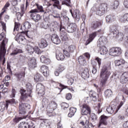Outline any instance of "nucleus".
<instances>
[{
	"instance_id": "nucleus-1",
	"label": "nucleus",
	"mask_w": 128,
	"mask_h": 128,
	"mask_svg": "<svg viewBox=\"0 0 128 128\" xmlns=\"http://www.w3.org/2000/svg\"><path fill=\"white\" fill-rule=\"evenodd\" d=\"M2 40V42L1 43L0 50V63L4 66L6 64V57H4L6 56V44L8 42V40L6 38V34L4 32L0 34V42Z\"/></svg>"
},
{
	"instance_id": "nucleus-2",
	"label": "nucleus",
	"mask_w": 128,
	"mask_h": 128,
	"mask_svg": "<svg viewBox=\"0 0 128 128\" xmlns=\"http://www.w3.org/2000/svg\"><path fill=\"white\" fill-rule=\"evenodd\" d=\"M110 70H112L110 64L104 65L100 70V78H102L101 84L102 86H104L106 84V82H108V80L111 74Z\"/></svg>"
},
{
	"instance_id": "nucleus-3",
	"label": "nucleus",
	"mask_w": 128,
	"mask_h": 128,
	"mask_svg": "<svg viewBox=\"0 0 128 128\" xmlns=\"http://www.w3.org/2000/svg\"><path fill=\"white\" fill-rule=\"evenodd\" d=\"M26 88L27 90V92L26 90H24V89L21 90V102H26L28 96H30V98H32V84L30 82L27 83V84H26Z\"/></svg>"
},
{
	"instance_id": "nucleus-4",
	"label": "nucleus",
	"mask_w": 128,
	"mask_h": 128,
	"mask_svg": "<svg viewBox=\"0 0 128 128\" xmlns=\"http://www.w3.org/2000/svg\"><path fill=\"white\" fill-rule=\"evenodd\" d=\"M110 32L112 34L113 38H116V40L120 42L124 40V34L119 32L118 30V26L114 25L110 28Z\"/></svg>"
},
{
	"instance_id": "nucleus-5",
	"label": "nucleus",
	"mask_w": 128,
	"mask_h": 128,
	"mask_svg": "<svg viewBox=\"0 0 128 128\" xmlns=\"http://www.w3.org/2000/svg\"><path fill=\"white\" fill-rule=\"evenodd\" d=\"M90 54L88 52H85L78 58V64L82 66H86V60H90Z\"/></svg>"
},
{
	"instance_id": "nucleus-6",
	"label": "nucleus",
	"mask_w": 128,
	"mask_h": 128,
	"mask_svg": "<svg viewBox=\"0 0 128 128\" xmlns=\"http://www.w3.org/2000/svg\"><path fill=\"white\" fill-rule=\"evenodd\" d=\"M124 104V102L122 101L119 104L118 106H116V105H114V104H112L111 106H110L107 108H106V112H108V114H116L118 112V110L122 106V105Z\"/></svg>"
},
{
	"instance_id": "nucleus-7",
	"label": "nucleus",
	"mask_w": 128,
	"mask_h": 128,
	"mask_svg": "<svg viewBox=\"0 0 128 128\" xmlns=\"http://www.w3.org/2000/svg\"><path fill=\"white\" fill-rule=\"evenodd\" d=\"M30 18L32 20H34V22H40V20H42V16L40 14H36V12H38V11L36 9H34L32 10L30 12Z\"/></svg>"
},
{
	"instance_id": "nucleus-8",
	"label": "nucleus",
	"mask_w": 128,
	"mask_h": 128,
	"mask_svg": "<svg viewBox=\"0 0 128 128\" xmlns=\"http://www.w3.org/2000/svg\"><path fill=\"white\" fill-rule=\"evenodd\" d=\"M106 10H108V4L106 3L100 4L96 10V14L100 16H104L106 12Z\"/></svg>"
},
{
	"instance_id": "nucleus-9",
	"label": "nucleus",
	"mask_w": 128,
	"mask_h": 128,
	"mask_svg": "<svg viewBox=\"0 0 128 128\" xmlns=\"http://www.w3.org/2000/svg\"><path fill=\"white\" fill-rule=\"evenodd\" d=\"M122 48L120 47H113L109 50L110 56H118L122 54Z\"/></svg>"
},
{
	"instance_id": "nucleus-10",
	"label": "nucleus",
	"mask_w": 128,
	"mask_h": 128,
	"mask_svg": "<svg viewBox=\"0 0 128 128\" xmlns=\"http://www.w3.org/2000/svg\"><path fill=\"white\" fill-rule=\"evenodd\" d=\"M30 104L26 103H22L20 102L19 104V110H18V113L19 114H20L21 116H24L26 114V108H29Z\"/></svg>"
},
{
	"instance_id": "nucleus-11",
	"label": "nucleus",
	"mask_w": 128,
	"mask_h": 128,
	"mask_svg": "<svg viewBox=\"0 0 128 128\" xmlns=\"http://www.w3.org/2000/svg\"><path fill=\"white\" fill-rule=\"evenodd\" d=\"M14 76L16 78V80L18 82L23 80L24 78H26V68H23L22 69L21 71L16 72L14 74Z\"/></svg>"
},
{
	"instance_id": "nucleus-12",
	"label": "nucleus",
	"mask_w": 128,
	"mask_h": 128,
	"mask_svg": "<svg viewBox=\"0 0 128 128\" xmlns=\"http://www.w3.org/2000/svg\"><path fill=\"white\" fill-rule=\"evenodd\" d=\"M102 26V20H94L90 24V28L92 30H96Z\"/></svg>"
},
{
	"instance_id": "nucleus-13",
	"label": "nucleus",
	"mask_w": 128,
	"mask_h": 128,
	"mask_svg": "<svg viewBox=\"0 0 128 128\" xmlns=\"http://www.w3.org/2000/svg\"><path fill=\"white\" fill-rule=\"evenodd\" d=\"M92 114L90 107L86 104H83L82 108L81 114L82 116H87V114Z\"/></svg>"
},
{
	"instance_id": "nucleus-14",
	"label": "nucleus",
	"mask_w": 128,
	"mask_h": 128,
	"mask_svg": "<svg viewBox=\"0 0 128 128\" xmlns=\"http://www.w3.org/2000/svg\"><path fill=\"white\" fill-rule=\"evenodd\" d=\"M58 108V104L54 100L51 101L47 106L46 110L54 112Z\"/></svg>"
},
{
	"instance_id": "nucleus-15",
	"label": "nucleus",
	"mask_w": 128,
	"mask_h": 128,
	"mask_svg": "<svg viewBox=\"0 0 128 128\" xmlns=\"http://www.w3.org/2000/svg\"><path fill=\"white\" fill-rule=\"evenodd\" d=\"M107 44L108 38L104 36L100 37L97 42V46L99 47L105 46Z\"/></svg>"
},
{
	"instance_id": "nucleus-16",
	"label": "nucleus",
	"mask_w": 128,
	"mask_h": 128,
	"mask_svg": "<svg viewBox=\"0 0 128 128\" xmlns=\"http://www.w3.org/2000/svg\"><path fill=\"white\" fill-rule=\"evenodd\" d=\"M100 118L99 124L98 125V128H100L102 126H108V116L102 115Z\"/></svg>"
},
{
	"instance_id": "nucleus-17",
	"label": "nucleus",
	"mask_w": 128,
	"mask_h": 128,
	"mask_svg": "<svg viewBox=\"0 0 128 128\" xmlns=\"http://www.w3.org/2000/svg\"><path fill=\"white\" fill-rule=\"evenodd\" d=\"M68 32H74L76 30V23H70L66 28Z\"/></svg>"
},
{
	"instance_id": "nucleus-18",
	"label": "nucleus",
	"mask_w": 128,
	"mask_h": 128,
	"mask_svg": "<svg viewBox=\"0 0 128 128\" xmlns=\"http://www.w3.org/2000/svg\"><path fill=\"white\" fill-rule=\"evenodd\" d=\"M10 2H7L4 8H2V12L0 14V20L2 21V18L4 16V14L8 12V8H10Z\"/></svg>"
},
{
	"instance_id": "nucleus-19",
	"label": "nucleus",
	"mask_w": 128,
	"mask_h": 128,
	"mask_svg": "<svg viewBox=\"0 0 128 128\" xmlns=\"http://www.w3.org/2000/svg\"><path fill=\"white\" fill-rule=\"evenodd\" d=\"M70 12L74 18H76L77 20H80V10H76L73 13L72 10H70Z\"/></svg>"
},
{
	"instance_id": "nucleus-20",
	"label": "nucleus",
	"mask_w": 128,
	"mask_h": 128,
	"mask_svg": "<svg viewBox=\"0 0 128 128\" xmlns=\"http://www.w3.org/2000/svg\"><path fill=\"white\" fill-rule=\"evenodd\" d=\"M51 40L55 44H60V39L56 34H52L51 36Z\"/></svg>"
},
{
	"instance_id": "nucleus-21",
	"label": "nucleus",
	"mask_w": 128,
	"mask_h": 128,
	"mask_svg": "<svg viewBox=\"0 0 128 128\" xmlns=\"http://www.w3.org/2000/svg\"><path fill=\"white\" fill-rule=\"evenodd\" d=\"M128 82V72H125L122 74L120 78V82L121 84H126Z\"/></svg>"
},
{
	"instance_id": "nucleus-22",
	"label": "nucleus",
	"mask_w": 128,
	"mask_h": 128,
	"mask_svg": "<svg viewBox=\"0 0 128 128\" xmlns=\"http://www.w3.org/2000/svg\"><path fill=\"white\" fill-rule=\"evenodd\" d=\"M40 70L44 76H48L50 72H48V67L46 65H42L40 67Z\"/></svg>"
},
{
	"instance_id": "nucleus-23",
	"label": "nucleus",
	"mask_w": 128,
	"mask_h": 128,
	"mask_svg": "<svg viewBox=\"0 0 128 128\" xmlns=\"http://www.w3.org/2000/svg\"><path fill=\"white\" fill-rule=\"evenodd\" d=\"M96 36V32H94L93 33L91 34L89 36L88 38L86 40L85 46H88V44H90V43L92 42L94 40V38Z\"/></svg>"
},
{
	"instance_id": "nucleus-24",
	"label": "nucleus",
	"mask_w": 128,
	"mask_h": 128,
	"mask_svg": "<svg viewBox=\"0 0 128 128\" xmlns=\"http://www.w3.org/2000/svg\"><path fill=\"white\" fill-rule=\"evenodd\" d=\"M34 80L36 82H44V78L40 73H36L34 75Z\"/></svg>"
},
{
	"instance_id": "nucleus-25",
	"label": "nucleus",
	"mask_w": 128,
	"mask_h": 128,
	"mask_svg": "<svg viewBox=\"0 0 128 128\" xmlns=\"http://www.w3.org/2000/svg\"><path fill=\"white\" fill-rule=\"evenodd\" d=\"M81 76L84 80H86L90 78V73L88 72V68H85L83 70V72L81 74Z\"/></svg>"
},
{
	"instance_id": "nucleus-26",
	"label": "nucleus",
	"mask_w": 128,
	"mask_h": 128,
	"mask_svg": "<svg viewBox=\"0 0 128 128\" xmlns=\"http://www.w3.org/2000/svg\"><path fill=\"white\" fill-rule=\"evenodd\" d=\"M38 44L40 48H44L48 46V42L44 39H41L38 42Z\"/></svg>"
},
{
	"instance_id": "nucleus-27",
	"label": "nucleus",
	"mask_w": 128,
	"mask_h": 128,
	"mask_svg": "<svg viewBox=\"0 0 128 128\" xmlns=\"http://www.w3.org/2000/svg\"><path fill=\"white\" fill-rule=\"evenodd\" d=\"M50 84H53V86L54 84H59V86L60 88H59V90H60V92H62V91L63 90H65V88H68V86H64L60 83L56 82L52 80H50Z\"/></svg>"
},
{
	"instance_id": "nucleus-28",
	"label": "nucleus",
	"mask_w": 128,
	"mask_h": 128,
	"mask_svg": "<svg viewBox=\"0 0 128 128\" xmlns=\"http://www.w3.org/2000/svg\"><path fill=\"white\" fill-rule=\"evenodd\" d=\"M118 20L120 22L124 23L128 22V13L124 14L122 16H120Z\"/></svg>"
},
{
	"instance_id": "nucleus-29",
	"label": "nucleus",
	"mask_w": 128,
	"mask_h": 128,
	"mask_svg": "<svg viewBox=\"0 0 128 128\" xmlns=\"http://www.w3.org/2000/svg\"><path fill=\"white\" fill-rule=\"evenodd\" d=\"M32 28V24L28 22H26L24 24L23 29L24 30V32H28V30Z\"/></svg>"
},
{
	"instance_id": "nucleus-30",
	"label": "nucleus",
	"mask_w": 128,
	"mask_h": 128,
	"mask_svg": "<svg viewBox=\"0 0 128 128\" xmlns=\"http://www.w3.org/2000/svg\"><path fill=\"white\" fill-rule=\"evenodd\" d=\"M24 36L22 35H20L19 36H16L15 38V40L21 44H24Z\"/></svg>"
},
{
	"instance_id": "nucleus-31",
	"label": "nucleus",
	"mask_w": 128,
	"mask_h": 128,
	"mask_svg": "<svg viewBox=\"0 0 128 128\" xmlns=\"http://www.w3.org/2000/svg\"><path fill=\"white\" fill-rule=\"evenodd\" d=\"M106 22H114L116 20V16L112 14L108 15L106 18Z\"/></svg>"
},
{
	"instance_id": "nucleus-32",
	"label": "nucleus",
	"mask_w": 128,
	"mask_h": 128,
	"mask_svg": "<svg viewBox=\"0 0 128 128\" xmlns=\"http://www.w3.org/2000/svg\"><path fill=\"white\" fill-rule=\"evenodd\" d=\"M56 58L58 60H64L66 57L62 52H58L56 53Z\"/></svg>"
},
{
	"instance_id": "nucleus-33",
	"label": "nucleus",
	"mask_w": 128,
	"mask_h": 128,
	"mask_svg": "<svg viewBox=\"0 0 128 128\" xmlns=\"http://www.w3.org/2000/svg\"><path fill=\"white\" fill-rule=\"evenodd\" d=\"M28 66L30 68H36V60L31 59L28 62Z\"/></svg>"
},
{
	"instance_id": "nucleus-34",
	"label": "nucleus",
	"mask_w": 128,
	"mask_h": 128,
	"mask_svg": "<svg viewBox=\"0 0 128 128\" xmlns=\"http://www.w3.org/2000/svg\"><path fill=\"white\" fill-rule=\"evenodd\" d=\"M90 98H91L92 100L94 102L98 100V94L95 92H90L89 94Z\"/></svg>"
},
{
	"instance_id": "nucleus-35",
	"label": "nucleus",
	"mask_w": 128,
	"mask_h": 128,
	"mask_svg": "<svg viewBox=\"0 0 128 128\" xmlns=\"http://www.w3.org/2000/svg\"><path fill=\"white\" fill-rule=\"evenodd\" d=\"M76 112V108L71 107L70 108V112L68 114L69 118H72L74 116V114Z\"/></svg>"
},
{
	"instance_id": "nucleus-36",
	"label": "nucleus",
	"mask_w": 128,
	"mask_h": 128,
	"mask_svg": "<svg viewBox=\"0 0 128 128\" xmlns=\"http://www.w3.org/2000/svg\"><path fill=\"white\" fill-rule=\"evenodd\" d=\"M100 48V54L102 56H104L108 54V48L106 47V46H101Z\"/></svg>"
},
{
	"instance_id": "nucleus-37",
	"label": "nucleus",
	"mask_w": 128,
	"mask_h": 128,
	"mask_svg": "<svg viewBox=\"0 0 128 128\" xmlns=\"http://www.w3.org/2000/svg\"><path fill=\"white\" fill-rule=\"evenodd\" d=\"M51 2H54L53 6H56L58 10H62V6L60 5V0H51Z\"/></svg>"
},
{
	"instance_id": "nucleus-38",
	"label": "nucleus",
	"mask_w": 128,
	"mask_h": 128,
	"mask_svg": "<svg viewBox=\"0 0 128 128\" xmlns=\"http://www.w3.org/2000/svg\"><path fill=\"white\" fill-rule=\"evenodd\" d=\"M16 104V99L14 98L6 100V110H8L10 104Z\"/></svg>"
},
{
	"instance_id": "nucleus-39",
	"label": "nucleus",
	"mask_w": 128,
	"mask_h": 128,
	"mask_svg": "<svg viewBox=\"0 0 128 128\" xmlns=\"http://www.w3.org/2000/svg\"><path fill=\"white\" fill-rule=\"evenodd\" d=\"M20 12H18V14L20 15V16H24V14H26V8H24V4H22L20 6Z\"/></svg>"
},
{
	"instance_id": "nucleus-40",
	"label": "nucleus",
	"mask_w": 128,
	"mask_h": 128,
	"mask_svg": "<svg viewBox=\"0 0 128 128\" xmlns=\"http://www.w3.org/2000/svg\"><path fill=\"white\" fill-rule=\"evenodd\" d=\"M112 94V91L110 89H108L104 92L106 98H110Z\"/></svg>"
},
{
	"instance_id": "nucleus-41",
	"label": "nucleus",
	"mask_w": 128,
	"mask_h": 128,
	"mask_svg": "<svg viewBox=\"0 0 128 128\" xmlns=\"http://www.w3.org/2000/svg\"><path fill=\"white\" fill-rule=\"evenodd\" d=\"M126 61L122 59H120L119 60H116L115 66H122V64H124Z\"/></svg>"
},
{
	"instance_id": "nucleus-42",
	"label": "nucleus",
	"mask_w": 128,
	"mask_h": 128,
	"mask_svg": "<svg viewBox=\"0 0 128 128\" xmlns=\"http://www.w3.org/2000/svg\"><path fill=\"white\" fill-rule=\"evenodd\" d=\"M34 6H36L37 8V9L36 10H37L38 12H44V7H42V6L36 3L35 4H34Z\"/></svg>"
},
{
	"instance_id": "nucleus-43",
	"label": "nucleus",
	"mask_w": 128,
	"mask_h": 128,
	"mask_svg": "<svg viewBox=\"0 0 128 128\" xmlns=\"http://www.w3.org/2000/svg\"><path fill=\"white\" fill-rule=\"evenodd\" d=\"M27 128H34L36 126H34V122L32 120H30L28 122H26Z\"/></svg>"
},
{
	"instance_id": "nucleus-44",
	"label": "nucleus",
	"mask_w": 128,
	"mask_h": 128,
	"mask_svg": "<svg viewBox=\"0 0 128 128\" xmlns=\"http://www.w3.org/2000/svg\"><path fill=\"white\" fill-rule=\"evenodd\" d=\"M26 50L28 52V54H32L34 52V48H32V46L28 45L27 46Z\"/></svg>"
},
{
	"instance_id": "nucleus-45",
	"label": "nucleus",
	"mask_w": 128,
	"mask_h": 128,
	"mask_svg": "<svg viewBox=\"0 0 128 128\" xmlns=\"http://www.w3.org/2000/svg\"><path fill=\"white\" fill-rule=\"evenodd\" d=\"M50 104V101L46 98H44L42 101V108H46V106H48Z\"/></svg>"
},
{
	"instance_id": "nucleus-46",
	"label": "nucleus",
	"mask_w": 128,
	"mask_h": 128,
	"mask_svg": "<svg viewBox=\"0 0 128 128\" xmlns=\"http://www.w3.org/2000/svg\"><path fill=\"white\" fill-rule=\"evenodd\" d=\"M28 118V115L24 116L23 118L22 117H18V118H15L13 120L14 122L18 124L20 122V120H22L23 118Z\"/></svg>"
},
{
	"instance_id": "nucleus-47",
	"label": "nucleus",
	"mask_w": 128,
	"mask_h": 128,
	"mask_svg": "<svg viewBox=\"0 0 128 128\" xmlns=\"http://www.w3.org/2000/svg\"><path fill=\"white\" fill-rule=\"evenodd\" d=\"M22 50L20 49H16L14 50L11 54V56H16V54H22Z\"/></svg>"
},
{
	"instance_id": "nucleus-48",
	"label": "nucleus",
	"mask_w": 128,
	"mask_h": 128,
	"mask_svg": "<svg viewBox=\"0 0 128 128\" xmlns=\"http://www.w3.org/2000/svg\"><path fill=\"white\" fill-rule=\"evenodd\" d=\"M67 50H68L69 52H74L76 50V46L74 45H70L68 48Z\"/></svg>"
},
{
	"instance_id": "nucleus-49",
	"label": "nucleus",
	"mask_w": 128,
	"mask_h": 128,
	"mask_svg": "<svg viewBox=\"0 0 128 128\" xmlns=\"http://www.w3.org/2000/svg\"><path fill=\"white\" fill-rule=\"evenodd\" d=\"M40 84H37L36 85V89L38 90V94H44V88H41L40 89Z\"/></svg>"
},
{
	"instance_id": "nucleus-50",
	"label": "nucleus",
	"mask_w": 128,
	"mask_h": 128,
	"mask_svg": "<svg viewBox=\"0 0 128 128\" xmlns=\"http://www.w3.org/2000/svg\"><path fill=\"white\" fill-rule=\"evenodd\" d=\"M16 90L14 88H12L11 90V94L10 95V98H16Z\"/></svg>"
},
{
	"instance_id": "nucleus-51",
	"label": "nucleus",
	"mask_w": 128,
	"mask_h": 128,
	"mask_svg": "<svg viewBox=\"0 0 128 128\" xmlns=\"http://www.w3.org/2000/svg\"><path fill=\"white\" fill-rule=\"evenodd\" d=\"M120 4V2L118 1H114L112 5V8L116 10V8H118V6Z\"/></svg>"
},
{
	"instance_id": "nucleus-52",
	"label": "nucleus",
	"mask_w": 128,
	"mask_h": 128,
	"mask_svg": "<svg viewBox=\"0 0 128 128\" xmlns=\"http://www.w3.org/2000/svg\"><path fill=\"white\" fill-rule=\"evenodd\" d=\"M6 108V104L4 103H0V110L1 112H4V109Z\"/></svg>"
},
{
	"instance_id": "nucleus-53",
	"label": "nucleus",
	"mask_w": 128,
	"mask_h": 128,
	"mask_svg": "<svg viewBox=\"0 0 128 128\" xmlns=\"http://www.w3.org/2000/svg\"><path fill=\"white\" fill-rule=\"evenodd\" d=\"M61 106L63 110H66V108H68L70 106V105L68 103L63 102L62 104H61Z\"/></svg>"
},
{
	"instance_id": "nucleus-54",
	"label": "nucleus",
	"mask_w": 128,
	"mask_h": 128,
	"mask_svg": "<svg viewBox=\"0 0 128 128\" xmlns=\"http://www.w3.org/2000/svg\"><path fill=\"white\" fill-rule=\"evenodd\" d=\"M63 52L65 56H66L67 58H70V52L68 50V49L66 50H63Z\"/></svg>"
},
{
	"instance_id": "nucleus-55",
	"label": "nucleus",
	"mask_w": 128,
	"mask_h": 128,
	"mask_svg": "<svg viewBox=\"0 0 128 128\" xmlns=\"http://www.w3.org/2000/svg\"><path fill=\"white\" fill-rule=\"evenodd\" d=\"M91 64L92 66V68H96V66H98V63L96 62V59L91 60Z\"/></svg>"
},
{
	"instance_id": "nucleus-56",
	"label": "nucleus",
	"mask_w": 128,
	"mask_h": 128,
	"mask_svg": "<svg viewBox=\"0 0 128 128\" xmlns=\"http://www.w3.org/2000/svg\"><path fill=\"white\" fill-rule=\"evenodd\" d=\"M0 23L2 26V30H4V32H6V23L1 20H0Z\"/></svg>"
},
{
	"instance_id": "nucleus-57",
	"label": "nucleus",
	"mask_w": 128,
	"mask_h": 128,
	"mask_svg": "<svg viewBox=\"0 0 128 128\" xmlns=\"http://www.w3.org/2000/svg\"><path fill=\"white\" fill-rule=\"evenodd\" d=\"M62 4H66L68 6H70V0H64L62 2Z\"/></svg>"
},
{
	"instance_id": "nucleus-58",
	"label": "nucleus",
	"mask_w": 128,
	"mask_h": 128,
	"mask_svg": "<svg viewBox=\"0 0 128 128\" xmlns=\"http://www.w3.org/2000/svg\"><path fill=\"white\" fill-rule=\"evenodd\" d=\"M96 60L98 64V67L100 68V66L102 65V59L98 57H96Z\"/></svg>"
},
{
	"instance_id": "nucleus-59",
	"label": "nucleus",
	"mask_w": 128,
	"mask_h": 128,
	"mask_svg": "<svg viewBox=\"0 0 128 128\" xmlns=\"http://www.w3.org/2000/svg\"><path fill=\"white\" fill-rule=\"evenodd\" d=\"M100 103H98V106H96L95 107V110H96V112L98 114H100V112H101V111L100 110Z\"/></svg>"
},
{
	"instance_id": "nucleus-60",
	"label": "nucleus",
	"mask_w": 128,
	"mask_h": 128,
	"mask_svg": "<svg viewBox=\"0 0 128 128\" xmlns=\"http://www.w3.org/2000/svg\"><path fill=\"white\" fill-rule=\"evenodd\" d=\"M72 94L70 93H68L66 96V98L68 100H72Z\"/></svg>"
},
{
	"instance_id": "nucleus-61",
	"label": "nucleus",
	"mask_w": 128,
	"mask_h": 128,
	"mask_svg": "<svg viewBox=\"0 0 128 128\" xmlns=\"http://www.w3.org/2000/svg\"><path fill=\"white\" fill-rule=\"evenodd\" d=\"M74 80L72 78H70L68 80L67 82L68 86H72V84H74Z\"/></svg>"
},
{
	"instance_id": "nucleus-62",
	"label": "nucleus",
	"mask_w": 128,
	"mask_h": 128,
	"mask_svg": "<svg viewBox=\"0 0 128 128\" xmlns=\"http://www.w3.org/2000/svg\"><path fill=\"white\" fill-rule=\"evenodd\" d=\"M98 102H104V98L102 97V94H100L98 95Z\"/></svg>"
},
{
	"instance_id": "nucleus-63",
	"label": "nucleus",
	"mask_w": 128,
	"mask_h": 128,
	"mask_svg": "<svg viewBox=\"0 0 128 128\" xmlns=\"http://www.w3.org/2000/svg\"><path fill=\"white\" fill-rule=\"evenodd\" d=\"M20 26V24L18 23L15 22L14 23V30H16V32H18V27Z\"/></svg>"
},
{
	"instance_id": "nucleus-64",
	"label": "nucleus",
	"mask_w": 128,
	"mask_h": 128,
	"mask_svg": "<svg viewBox=\"0 0 128 128\" xmlns=\"http://www.w3.org/2000/svg\"><path fill=\"white\" fill-rule=\"evenodd\" d=\"M60 38H61L62 40H63L64 42L66 40H68V35L66 34L63 36H61Z\"/></svg>"
}]
</instances>
